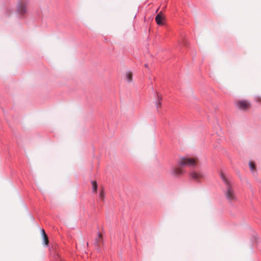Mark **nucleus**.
Segmentation results:
<instances>
[{
    "label": "nucleus",
    "mask_w": 261,
    "mask_h": 261,
    "mask_svg": "<svg viewBox=\"0 0 261 261\" xmlns=\"http://www.w3.org/2000/svg\"><path fill=\"white\" fill-rule=\"evenodd\" d=\"M220 176L225 186L226 190L225 191V194L226 198L229 201L235 200L236 199V196L234 191L232 189L230 181L225 176L222 172L221 173Z\"/></svg>",
    "instance_id": "f257e3e1"
},
{
    "label": "nucleus",
    "mask_w": 261,
    "mask_h": 261,
    "mask_svg": "<svg viewBox=\"0 0 261 261\" xmlns=\"http://www.w3.org/2000/svg\"><path fill=\"white\" fill-rule=\"evenodd\" d=\"M177 163L180 167L186 166L190 167H194L197 165L195 159L187 157H180L178 160Z\"/></svg>",
    "instance_id": "f03ea898"
},
{
    "label": "nucleus",
    "mask_w": 261,
    "mask_h": 261,
    "mask_svg": "<svg viewBox=\"0 0 261 261\" xmlns=\"http://www.w3.org/2000/svg\"><path fill=\"white\" fill-rule=\"evenodd\" d=\"M171 174L175 177H178L182 175L185 171L181 168L178 167H173L170 170Z\"/></svg>",
    "instance_id": "7ed1b4c3"
},
{
    "label": "nucleus",
    "mask_w": 261,
    "mask_h": 261,
    "mask_svg": "<svg viewBox=\"0 0 261 261\" xmlns=\"http://www.w3.org/2000/svg\"><path fill=\"white\" fill-rule=\"evenodd\" d=\"M190 176L191 178L195 181H198L200 178L203 177V174L201 172L192 171L190 172Z\"/></svg>",
    "instance_id": "20e7f679"
},
{
    "label": "nucleus",
    "mask_w": 261,
    "mask_h": 261,
    "mask_svg": "<svg viewBox=\"0 0 261 261\" xmlns=\"http://www.w3.org/2000/svg\"><path fill=\"white\" fill-rule=\"evenodd\" d=\"M27 12L26 6L22 2H19L17 5V12L20 15H23Z\"/></svg>",
    "instance_id": "39448f33"
},
{
    "label": "nucleus",
    "mask_w": 261,
    "mask_h": 261,
    "mask_svg": "<svg viewBox=\"0 0 261 261\" xmlns=\"http://www.w3.org/2000/svg\"><path fill=\"white\" fill-rule=\"evenodd\" d=\"M237 107L240 109L244 110L248 107V104L247 101L241 100L237 103Z\"/></svg>",
    "instance_id": "423d86ee"
},
{
    "label": "nucleus",
    "mask_w": 261,
    "mask_h": 261,
    "mask_svg": "<svg viewBox=\"0 0 261 261\" xmlns=\"http://www.w3.org/2000/svg\"><path fill=\"white\" fill-rule=\"evenodd\" d=\"M157 99L155 102V105L156 109H158L159 107L162 105V97L161 95H160L159 93H156Z\"/></svg>",
    "instance_id": "0eeeda50"
},
{
    "label": "nucleus",
    "mask_w": 261,
    "mask_h": 261,
    "mask_svg": "<svg viewBox=\"0 0 261 261\" xmlns=\"http://www.w3.org/2000/svg\"><path fill=\"white\" fill-rule=\"evenodd\" d=\"M102 242V236L99 233H98L97 237L95 239L94 244L96 246H98Z\"/></svg>",
    "instance_id": "6e6552de"
},
{
    "label": "nucleus",
    "mask_w": 261,
    "mask_h": 261,
    "mask_svg": "<svg viewBox=\"0 0 261 261\" xmlns=\"http://www.w3.org/2000/svg\"><path fill=\"white\" fill-rule=\"evenodd\" d=\"M155 21L156 23L159 25H162L163 24V17L160 14H158L156 16Z\"/></svg>",
    "instance_id": "1a4fd4ad"
},
{
    "label": "nucleus",
    "mask_w": 261,
    "mask_h": 261,
    "mask_svg": "<svg viewBox=\"0 0 261 261\" xmlns=\"http://www.w3.org/2000/svg\"><path fill=\"white\" fill-rule=\"evenodd\" d=\"M125 77L127 81L130 83L132 81V73L130 71H128L125 73Z\"/></svg>",
    "instance_id": "9d476101"
},
{
    "label": "nucleus",
    "mask_w": 261,
    "mask_h": 261,
    "mask_svg": "<svg viewBox=\"0 0 261 261\" xmlns=\"http://www.w3.org/2000/svg\"><path fill=\"white\" fill-rule=\"evenodd\" d=\"M91 184L92 186V191L94 193H96L97 191V182L95 180H92Z\"/></svg>",
    "instance_id": "9b49d317"
},
{
    "label": "nucleus",
    "mask_w": 261,
    "mask_h": 261,
    "mask_svg": "<svg viewBox=\"0 0 261 261\" xmlns=\"http://www.w3.org/2000/svg\"><path fill=\"white\" fill-rule=\"evenodd\" d=\"M105 198V194L103 190H101L99 194V199L103 201Z\"/></svg>",
    "instance_id": "f8f14e48"
},
{
    "label": "nucleus",
    "mask_w": 261,
    "mask_h": 261,
    "mask_svg": "<svg viewBox=\"0 0 261 261\" xmlns=\"http://www.w3.org/2000/svg\"><path fill=\"white\" fill-rule=\"evenodd\" d=\"M249 165L250 170L253 172L255 168L254 164L252 162H249Z\"/></svg>",
    "instance_id": "ddd939ff"
},
{
    "label": "nucleus",
    "mask_w": 261,
    "mask_h": 261,
    "mask_svg": "<svg viewBox=\"0 0 261 261\" xmlns=\"http://www.w3.org/2000/svg\"><path fill=\"white\" fill-rule=\"evenodd\" d=\"M43 241H44V242L45 243V244L46 245H47L48 243L47 236H44V237H43Z\"/></svg>",
    "instance_id": "4468645a"
},
{
    "label": "nucleus",
    "mask_w": 261,
    "mask_h": 261,
    "mask_svg": "<svg viewBox=\"0 0 261 261\" xmlns=\"http://www.w3.org/2000/svg\"><path fill=\"white\" fill-rule=\"evenodd\" d=\"M55 258L56 259H59L60 261H62V259L61 258V257L60 256V255L59 254H57L56 255H55Z\"/></svg>",
    "instance_id": "2eb2a0df"
},
{
    "label": "nucleus",
    "mask_w": 261,
    "mask_h": 261,
    "mask_svg": "<svg viewBox=\"0 0 261 261\" xmlns=\"http://www.w3.org/2000/svg\"><path fill=\"white\" fill-rule=\"evenodd\" d=\"M41 232H42V236H43V237L47 236V235L46 234V233H45V231H44V230L43 229H42L41 230Z\"/></svg>",
    "instance_id": "dca6fc26"
},
{
    "label": "nucleus",
    "mask_w": 261,
    "mask_h": 261,
    "mask_svg": "<svg viewBox=\"0 0 261 261\" xmlns=\"http://www.w3.org/2000/svg\"><path fill=\"white\" fill-rule=\"evenodd\" d=\"M145 67H146V68H147V67H148V65H147V64H145Z\"/></svg>",
    "instance_id": "f3484780"
}]
</instances>
